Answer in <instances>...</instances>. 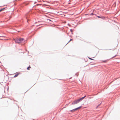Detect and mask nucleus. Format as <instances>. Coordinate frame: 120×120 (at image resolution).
Segmentation results:
<instances>
[{
  "label": "nucleus",
  "instance_id": "nucleus-4",
  "mask_svg": "<svg viewBox=\"0 0 120 120\" xmlns=\"http://www.w3.org/2000/svg\"><path fill=\"white\" fill-rule=\"evenodd\" d=\"M19 74V73H17L15 74V76H14V77H17Z\"/></svg>",
  "mask_w": 120,
  "mask_h": 120
},
{
  "label": "nucleus",
  "instance_id": "nucleus-9",
  "mask_svg": "<svg viewBox=\"0 0 120 120\" xmlns=\"http://www.w3.org/2000/svg\"><path fill=\"white\" fill-rule=\"evenodd\" d=\"M89 59H90V60H94L93 59H92V58H90L89 57Z\"/></svg>",
  "mask_w": 120,
  "mask_h": 120
},
{
  "label": "nucleus",
  "instance_id": "nucleus-1",
  "mask_svg": "<svg viewBox=\"0 0 120 120\" xmlns=\"http://www.w3.org/2000/svg\"><path fill=\"white\" fill-rule=\"evenodd\" d=\"M13 40L15 41V43H20L22 42L24 39L23 38H17L15 39H14Z\"/></svg>",
  "mask_w": 120,
  "mask_h": 120
},
{
  "label": "nucleus",
  "instance_id": "nucleus-5",
  "mask_svg": "<svg viewBox=\"0 0 120 120\" xmlns=\"http://www.w3.org/2000/svg\"><path fill=\"white\" fill-rule=\"evenodd\" d=\"M31 68V67L30 66H29V67H28L27 68V69L28 70H30L29 69L30 68Z\"/></svg>",
  "mask_w": 120,
  "mask_h": 120
},
{
  "label": "nucleus",
  "instance_id": "nucleus-15",
  "mask_svg": "<svg viewBox=\"0 0 120 120\" xmlns=\"http://www.w3.org/2000/svg\"><path fill=\"white\" fill-rule=\"evenodd\" d=\"M71 32H72V31L71 30Z\"/></svg>",
  "mask_w": 120,
  "mask_h": 120
},
{
  "label": "nucleus",
  "instance_id": "nucleus-8",
  "mask_svg": "<svg viewBox=\"0 0 120 120\" xmlns=\"http://www.w3.org/2000/svg\"><path fill=\"white\" fill-rule=\"evenodd\" d=\"M103 61L104 62H107V60H105V61Z\"/></svg>",
  "mask_w": 120,
  "mask_h": 120
},
{
  "label": "nucleus",
  "instance_id": "nucleus-10",
  "mask_svg": "<svg viewBox=\"0 0 120 120\" xmlns=\"http://www.w3.org/2000/svg\"><path fill=\"white\" fill-rule=\"evenodd\" d=\"M72 40V39H71L70 41H69V42H68V43L69 42H70V41H71Z\"/></svg>",
  "mask_w": 120,
  "mask_h": 120
},
{
  "label": "nucleus",
  "instance_id": "nucleus-2",
  "mask_svg": "<svg viewBox=\"0 0 120 120\" xmlns=\"http://www.w3.org/2000/svg\"><path fill=\"white\" fill-rule=\"evenodd\" d=\"M86 97V96H85L84 97H83L81 98L78 99V100H76L74 101H73L72 103V105H74L79 103L80 101H81L83 99Z\"/></svg>",
  "mask_w": 120,
  "mask_h": 120
},
{
  "label": "nucleus",
  "instance_id": "nucleus-14",
  "mask_svg": "<svg viewBox=\"0 0 120 120\" xmlns=\"http://www.w3.org/2000/svg\"><path fill=\"white\" fill-rule=\"evenodd\" d=\"M49 20L50 21H51V20H50V19H49Z\"/></svg>",
  "mask_w": 120,
  "mask_h": 120
},
{
  "label": "nucleus",
  "instance_id": "nucleus-3",
  "mask_svg": "<svg viewBox=\"0 0 120 120\" xmlns=\"http://www.w3.org/2000/svg\"><path fill=\"white\" fill-rule=\"evenodd\" d=\"M81 107H82L81 106H80V107H78V108H76L75 109H73L72 110H71L70 111H71V112H74V111H75V110H78V109H79L80 108H81Z\"/></svg>",
  "mask_w": 120,
  "mask_h": 120
},
{
  "label": "nucleus",
  "instance_id": "nucleus-6",
  "mask_svg": "<svg viewBox=\"0 0 120 120\" xmlns=\"http://www.w3.org/2000/svg\"><path fill=\"white\" fill-rule=\"evenodd\" d=\"M97 17H98L99 18H103V17H100V16H97Z\"/></svg>",
  "mask_w": 120,
  "mask_h": 120
},
{
  "label": "nucleus",
  "instance_id": "nucleus-7",
  "mask_svg": "<svg viewBox=\"0 0 120 120\" xmlns=\"http://www.w3.org/2000/svg\"><path fill=\"white\" fill-rule=\"evenodd\" d=\"M4 8L1 9L0 10V12L2 11V10H4Z\"/></svg>",
  "mask_w": 120,
  "mask_h": 120
},
{
  "label": "nucleus",
  "instance_id": "nucleus-12",
  "mask_svg": "<svg viewBox=\"0 0 120 120\" xmlns=\"http://www.w3.org/2000/svg\"><path fill=\"white\" fill-rule=\"evenodd\" d=\"M116 56H117V55H116L114 57H113L112 58H114V57H115Z\"/></svg>",
  "mask_w": 120,
  "mask_h": 120
},
{
  "label": "nucleus",
  "instance_id": "nucleus-11",
  "mask_svg": "<svg viewBox=\"0 0 120 120\" xmlns=\"http://www.w3.org/2000/svg\"><path fill=\"white\" fill-rule=\"evenodd\" d=\"M90 15H94V14L93 13H92L90 14Z\"/></svg>",
  "mask_w": 120,
  "mask_h": 120
},
{
  "label": "nucleus",
  "instance_id": "nucleus-13",
  "mask_svg": "<svg viewBox=\"0 0 120 120\" xmlns=\"http://www.w3.org/2000/svg\"><path fill=\"white\" fill-rule=\"evenodd\" d=\"M117 53H118V52L117 51V52H116V54H117Z\"/></svg>",
  "mask_w": 120,
  "mask_h": 120
}]
</instances>
